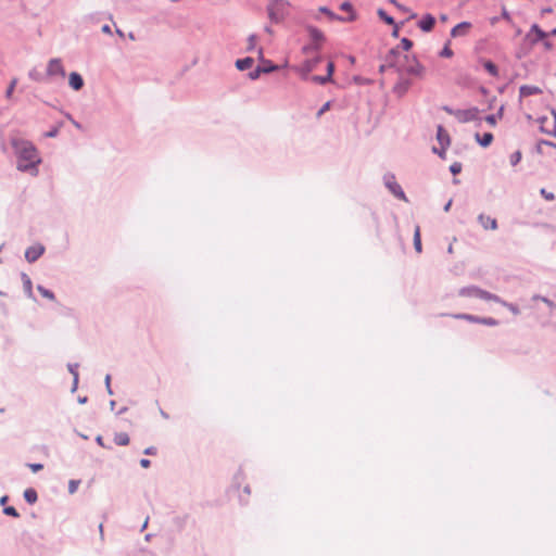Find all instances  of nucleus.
Returning a JSON list of instances; mask_svg holds the SVG:
<instances>
[{
    "label": "nucleus",
    "mask_w": 556,
    "mask_h": 556,
    "mask_svg": "<svg viewBox=\"0 0 556 556\" xmlns=\"http://www.w3.org/2000/svg\"><path fill=\"white\" fill-rule=\"evenodd\" d=\"M47 75L49 77H55V76H59L61 78L65 77V70H64V66L60 59L50 60V62L47 66Z\"/></svg>",
    "instance_id": "nucleus-6"
},
{
    "label": "nucleus",
    "mask_w": 556,
    "mask_h": 556,
    "mask_svg": "<svg viewBox=\"0 0 556 556\" xmlns=\"http://www.w3.org/2000/svg\"><path fill=\"white\" fill-rule=\"evenodd\" d=\"M45 251V248L40 244H36V245H33V247H29L26 251H25V257L28 262H35L37 261L43 253Z\"/></svg>",
    "instance_id": "nucleus-8"
},
{
    "label": "nucleus",
    "mask_w": 556,
    "mask_h": 556,
    "mask_svg": "<svg viewBox=\"0 0 556 556\" xmlns=\"http://www.w3.org/2000/svg\"><path fill=\"white\" fill-rule=\"evenodd\" d=\"M129 435L126 432H118L114 434V443L119 446H126L129 444Z\"/></svg>",
    "instance_id": "nucleus-14"
},
{
    "label": "nucleus",
    "mask_w": 556,
    "mask_h": 556,
    "mask_svg": "<svg viewBox=\"0 0 556 556\" xmlns=\"http://www.w3.org/2000/svg\"><path fill=\"white\" fill-rule=\"evenodd\" d=\"M462 170V165L459 163H454L451 165V172L456 175L458 173H460Z\"/></svg>",
    "instance_id": "nucleus-33"
},
{
    "label": "nucleus",
    "mask_w": 556,
    "mask_h": 556,
    "mask_svg": "<svg viewBox=\"0 0 556 556\" xmlns=\"http://www.w3.org/2000/svg\"><path fill=\"white\" fill-rule=\"evenodd\" d=\"M23 281H24V288H25L26 292L28 293V295L30 296L33 294L31 280L27 275L24 274Z\"/></svg>",
    "instance_id": "nucleus-23"
},
{
    "label": "nucleus",
    "mask_w": 556,
    "mask_h": 556,
    "mask_svg": "<svg viewBox=\"0 0 556 556\" xmlns=\"http://www.w3.org/2000/svg\"><path fill=\"white\" fill-rule=\"evenodd\" d=\"M340 9L342 11H345V12H350L352 13V5L350 2H343L341 5H340Z\"/></svg>",
    "instance_id": "nucleus-35"
},
{
    "label": "nucleus",
    "mask_w": 556,
    "mask_h": 556,
    "mask_svg": "<svg viewBox=\"0 0 556 556\" xmlns=\"http://www.w3.org/2000/svg\"><path fill=\"white\" fill-rule=\"evenodd\" d=\"M353 20H354V15H353V14H351V15L346 18V21H353Z\"/></svg>",
    "instance_id": "nucleus-48"
},
{
    "label": "nucleus",
    "mask_w": 556,
    "mask_h": 556,
    "mask_svg": "<svg viewBox=\"0 0 556 556\" xmlns=\"http://www.w3.org/2000/svg\"><path fill=\"white\" fill-rule=\"evenodd\" d=\"M459 294L468 298H479L485 301L500 302V298L497 295L492 294L477 287L464 288L460 290Z\"/></svg>",
    "instance_id": "nucleus-4"
},
{
    "label": "nucleus",
    "mask_w": 556,
    "mask_h": 556,
    "mask_svg": "<svg viewBox=\"0 0 556 556\" xmlns=\"http://www.w3.org/2000/svg\"><path fill=\"white\" fill-rule=\"evenodd\" d=\"M16 84H17V79H16V78H13V79L11 80V83H10V85H9V87H8V89H7V91H5V97H7V99H11V98H12V94H13V91H14V88H15Z\"/></svg>",
    "instance_id": "nucleus-24"
},
{
    "label": "nucleus",
    "mask_w": 556,
    "mask_h": 556,
    "mask_svg": "<svg viewBox=\"0 0 556 556\" xmlns=\"http://www.w3.org/2000/svg\"><path fill=\"white\" fill-rule=\"evenodd\" d=\"M331 108V102L330 101H327L321 108L320 110L317 112V117L319 118L325 112H327L328 110H330Z\"/></svg>",
    "instance_id": "nucleus-30"
},
{
    "label": "nucleus",
    "mask_w": 556,
    "mask_h": 556,
    "mask_svg": "<svg viewBox=\"0 0 556 556\" xmlns=\"http://www.w3.org/2000/svg\"><path fill=\"white\" fill-rule=\"evenodd\" d=\"M453 50L450 48V45L446 43L442 51L440 52V55L443 58H452L453 56Z\"/></svg>",
    "instance_id": "nucleus-27"
},
{
    "label": "nucleus",
    "mask_w": 556,
    "mask_h": 556,
    "mask_svg": "<svg viewBox=\"0 0 556 556\" xmlns=\"http://www.w3.org/2000/svg\"><path fill=\"white\" fill-rule=\"evenodd\" d=\"M7 500H8V496H3V497L1 498V501H0V502H1L2 504H4Z\"/></svg>",
    "instance_id": "nucleus-47"
},
{
    "label": "nucleus",
    "mask_w": 556,
    "mask_h": 556,
    "mask_svg": "<svg viewBox=\"0 0 556 556\" xmlns=\"http://www.w3.org/2000/svg\"><path fill=\"white\" fill-rule=\"evenodd\" d=\"M140 465H141L142 468H149L150 465H151V462L149 459H147V458H142L140 460Z\"/></svg>",
    "instance_id": "nucleus-38"
},
{
    "label": "nucleus",
    "mask_w": 556,
    "mask_h": 556,
    "mask_svg": "<svg viewBox=\"0 0 556 556\" xmlns=\"http://www.w3.org/2000/svg\"><path fill=\"white\" fill-rule=\"evenodd\" d=\"M28 467L33 472H37L43 468L42 464H28Z\"/></svg>",
    "instance_id": "nucleus-34"
},
{
    "label": "nucleus",
    "mask_w": 556,
    "mask_h": 556,
    "mask_svg": "<svg viewBox=\"0 0 556 556\" xmlns=\"http://www.w3.org/2000/svg\"><path fill=\"white\" fill-rule=\"evenodd\" d=\"M378 14L387 24H389V25L395 24L393 17L389 16L383 10H379Z\"/></svg>",
    "instance_id": "nucleus-25"
},
{
    "label": "nucleus",
    "mask_w": 556,
    "mask_h": 556,
    "mask_svg": "<svg viewBox=\"0 0 556 556\" xmlns=\"http://www.w3.org/2000/svg\"><path fill=\"white\" fill-rule=\"evenodd\" d=\"M266 10L270 22L278 24L290 14L291 3L288 0H271Z\"/></svg>",
    "instance_id": "nucleus-3"
},
{
    "label": "nucleus",
    "mask_w": 556,
    "mask_h": 556,
    "mask_svg": "<svg viewBox=\"0 0 556 556\" xmlns=\"http://www.w3.org/2000/svg\"><path fill=\"white\" fill-rule=\"evenodd\" d=\"M435 25V18L431 14H426L419 21L418 26L422 31L429 33Z\"/></svg>",
    "instance_id": "nucleus-10"
},
{
    "label": "nucleus",
    "mask_w": 556,
    "mask_h": 556,
    "mask_svg": "<svg viewBox=\"0 0 556 556\" xmlns=\"http://www.w3.org/2000/svg\"><path fill=\"white\" fill-rule=\"evenodd\" d=\"M252 64H253V59H251V58L238 60L236 63L237 67L241 71L250 68L252 66Z\"/></svg>",
    "instance_id": "nucleus-17"
},
{
    "label": "nucleus",
    "mask_w": 556,
    "mask_h": 556,
    "mask_svg": "<svg viewBox=\"0 0 556 556\" xmlns=\"http://www.w3.org/2000/svg\"><path fill=\"white\" fill-rule=\"evenodd\" d=\"M498 303L502 304L503 306L507 307L515 315H518L520 313L519 308L511 303H507L501 299H500Z\"/></svg>",
    "instance_id": "nucleus-21"
},
{
    "label": "nucleus",
    "mask_w": 556,
    "mask_h": 556,
    "mask_svg": "<svg viewBox=\"0 0 556 556\" xmlns=\"http://www.w3.org/2000/svg\"><path fill=\"white\" fill-rule=\"evenodd\" d=\"M393 36H395V37L399 36V28H397V26H395V28L393 30Z\"/></svg>",
    "instance_id": "nucleus-45"
},
{
    "label": "nucleus",
    "mask_w": 556,
    "mask_h": 556,
    "mask_svg": "<svg viewBox=\"0 0 556 556\" xmlns=\"http://www.w3.org/2000/svg\"><path fill=\"white\" fill-rule=\"evenodd\" d=\"M102 31H103V33H106V34H111V28H110V26H109V25H104V26L102 27Z\"/></svg>",
    "instance_id": "nucleus-42"
},
{
    "label": "nucleus",
    "mask_w": 556,
    "mask_h": 556,
    "mask_svg": "<svg viewBox=\"0 0 556 556\" xmlns=\"http://www.w3.org/2000/svg\"><path fill=\"white\" fill-rule=\"evenodd\" d=\"M37 290L38 292L46 299L50 300V301H54L55 296L53 294V292H51L50 290L46 289L45 287L42 286H38L37 287Z\"/></svg>",
    "instance_id": "nucleus-20"
},
{
    "label": "nucleus",
    "mask_w": 556,
    "mask_h": 556,
    "mask_svg": "<svg viewBox=\"0 0 556 556\" xmlns=\"http://www.w3.org/2000/svg\"><path fill=\"white\" fill-rule=\"evenodd\" d=\"M392 191L399 198L405 199L404 192L401 190V188L399 186H396V188H392Z\"/></svg>",
    "instance_id": "nucleus-36"
},
{
    "label": "nucleus",
    "mask_w": 556,
    "mask_h": 556,
    "mask_svg": "<svg viewBox=\"0 0 556 556\" xmlns=\"http://www.w3.org/2000/svg\"><path fill=\"white\" fill-rule=\"evenodd\" d=\"M249 45H248V50H253L255 47H256V41H257V38L255 35H251L249 37Z\"/></svg>",
    "instance_id": "nucleus-31"
},
{
    "label": "nucleus",
    "mask_w": 556,
    "mask_h": 556,
    "mask_svg": "<svg viewBox=\"0 0 556 556\" xmlns=\"http://www.w3.org/2000/svg\"><path fill=\"white\" fill-rule=\"evenodd\" d=\"M521 157H522V154L520 151H516L514 152L510 157H509V161H510V164L513 166H516L520 161H521Z\"/></svg>",
    "instance_id": "nucleus-22"
},
{
    "label": "nucleus",
    "mask_w": 556,
    "mask_h": 556,
    "mask_svg": "<svg viewBox=\"0 0 556 556\" xmlns=\"http://www.w3.org/2000/svg\"><path fill=\"white\" fill-rule=\"evenodd\" d=\"M68 84L74 90L78 91L84 87V79L78 73L72 72L68 76Z\"/></svg>",
    "instance_id": "nucleus-12"
},
{
    "label": "nucleus",
    "mask_w": 556,
    "mask_h": 556,
    "mask_svg": "<svg viewBox=\"0 0 556 556\" xmlns=\"http://www.w3.org/2000/svg\"><path fill=\"white\" fill-rule=\"evenodd\" d=\"M454 317L457 319H464V320H467L470 323L481 324V325H485V326L498 325V321L492 317H478V316L470 315V314H457V315H454Z\"/></svg>",
    "instance_id": "nucleus-5"
},
{
    "label": "nucleus",
    "mask_w": 556,
    "mask_h": 556,
    "mask_svg": "<svg viewBox=\"0 0 556 556\" xmlns=\"http://www.w3.org/2000/svg\"><path fill=\"white\" fill-rule=\"evenodd\" d=\"M274 70H276V67H275V66L264 67V68H263V72H265V73H269V72H271V71H274Z\"/></svg>",
    "instance_id": "nucleus-43"
},
{
    "label": "nucleus",
    "mask_w": 556,
    "mask_h": 556,
    "mask_svg": "<svg viewBox=\"0 0 556 556\" xmlns=\"http://www.w3.org/2000/svg\"><path fill=\"white\" fill-rule=\"evenodd\" d=\"M11 143L17 156V169L26 172L36 168L40 163V157L34 144L20 138H13Z\"/></svg>",
    "instance_id": "nucleus-1"
},
{
    "label": "nucleus",
    "mask_w": 556,
    "mask_h": 556,
    "mask_svg": "<svg viewBox=\"0 0 556 556\" xmlns=\"http://www.w3.org/2000/svg\"><path fill=\"white\" fill-rule=\"evenodd\" d=\"M3 513L8 516H12V517H15L17 518L20 515L17 513V510L13 507V506H8L3 509Z\"/></svg>",
    "instance_id": "nucleus-28"
},
{
    "label": "nucleus",
    "mask_w": 556,
    "mask_h": 556,
    "mask_svg": "<svg viewBox=\"0 0 556 556\" xmlns=\"http://www.w3.org/2000/svg\"><path fill=\"white\" fill-rule=\"evenodd\" d=\"M483 67L485 68V71H488V73H490L492 76H497L498 75V70H497V66L492 62V61H484L483 62Z\"/></svg>",
    "instance_id": "nucleus-18"
},
{
    "label": "nucleus",
    "mask_w": 556,
    "mask_h": 556,
    "mask_svg": "<svg viewBox=\"0 0 556 556\" xmlns=\"http://www.w3.org/2000/svg\"><path fill=\"white\" fill-rule=\"evenodd\" d=\"M266 31L269 33V34L271 33L269 27H266Z\"/></svg>",
    "instance_id": "nucleus-49"
},
{
    "label": "nucleus",
    "mask_w": 556,
    "mask_h": 556,
    "mask_svg": "<svg viewBox=\"0 0 556 556\" xmlns=\"http://www.w3.org/2000/svg\"><path fill=\"white\" fill-rule=\"evenodd\" d=\"M531 30L535 33L538 40H543L546 38V34L539 26L533 25Z\"/></svg>",
    "instance_id": "nucleus-26"
},
{
    "label": "nucleus",
    "mask_w": 556,
    "mask_h": 556,
    "mask_svg": "<svg viewBox=\"0 0 556 556\" xmlns=\"http://www.w3.org/2000/svg\"><path fill=\"white\" fill-rule=\"evenodd\" d=\"M56 132H58V131H56V129H54V130L49 131V132L47 134V136H48V137H54V136H56Z\"/></svg>",
    "instance_id": "nucleus-44"
},
{
    "label": "nucleus",
    "mask_w": 556,
    "mask_h": 556,
    "mask_svg": "<svg viewBox=\"0 0 556 556\" xmlns=\"http://www.w3.org/2000/svg\"><path fill=\"white\" fill-rule=\"evenodd\" d=\"M77 486H78V482L72 480L70 482V492L74 493L76 491Z\"/></svg>",
    "instance_id": "nucleus-39"
},
{
    "label": "nucleus",
    "mask_w": 556,
    "mask_h": 556,
    "mask_svg": "<svg viewBox=\"0 0 556 556\" xmlns=\"http://www.w3.org/2000/svg\"><path fill=\"white\" fill-rule=\"evenodd\" d=\"M414 247L417 253H421L422 245H421V235H420V227L417 225L415 227L414 231Z\"/></svg>",
    "instance_id": "nucleus-15"
},
{
    "label": "nucleus",
    "mask_w": 556,
    "mask_h": 556,
    "mask_svg": "<svg viewBox=\"0 0 556 556\" xmlns=\"http://www.w3.org/2000/svg\"><path fill=\"white\" fill-rule=\"evenodd\" d=\"M24 498H25V501H26L27 503H29V504H34V503H36V502H37V500H38V495H37L36 490H34V489H31V488L26 489V490L24 491Z\"/></svg>",
    "instance_id": "nucleus-16"
},
{
    "label": "nucleus",
    "mask_w": 556,
    "mask_h": 556,
    "mask_svg": "<svg viewBox=\"0 0 556 556\" xmlns=\"http://www.w3.org/2000/svg\"><path fill=\"white\" fill-rule=\"evenodd\" d=\"M519 93H520V97L523 98V97H529V96H533V94H540V93H542V89L536 86L523 85L520 87Z\"/></svg>",
    "instance_id": "nucleus-13"
},
{
    "label": "nucleus",
    "mask_w": 556,
    "mask_h": 556,
    "mask_svg": "<svg viewBox=\"0 0 556 556\" xmlns=\"http://www.w3.org/2000/svg\"><path fill=\"white\" fill-rule=\"evenodd\" d=\"M478 141L482 147H488L493 141V135L491 132H485L482 138H479V135H477Z\"/></svg>",
    "instance_id": "nucleus-19"
},
{
    "label": "nucleus",
    "mask_w": 556,
    "mask_h": 556,
    "mask_svg": "<svg viewBox=\"0 0 556 556\" xmlns=\"http://www.w3.org/2000/svg\"><path fill=\"white\" fill-rule=\"evenodd\" d=\"M97 442L101 445V446H104L103 442H102V438L101 437H98L97 438Z\"/></svg>",
    "instance_id": "nucleus-46"
},
{
    "label": "nucleus",
    "mask_w": 556,
    "mask_h": 556,
    "mask_svg": "<svg viewBox=\"0 0 556 556\" xmlns=\"http://www.w3.org/2000/svg\"><path fill=\"white\" fill-rule=\"evenodd\" d=\"M401 46L403 47L404 50L408 51L412 48L413 42L407 38H403L401 40Z\"/></svg>",
    "instance_id": "nucleus-32"
},
{
    "label": "nucleus",
    "mask_w": 556,
    "mask_h": 556,
    "mask_svg": "<svg viewBox=\"0 0 556 556\" xmlns=\"http://www.w3.org/2000/svg\"><path fill=\"white\" fill-rule=\"evenodd\" d=\"M320 61H321L320 58L308 60V61L303 62L301 65L292 67V70L303 80L311 79L312 81H314L316 84H319V85H325L327 83H331L332 81V75H333V72H334V64L331 61H329L327 63V74L325 76H317V75H315V76L309 77V73L313 72L316 68L317 64Z\"/></svg>",
    "instance_id": "nucleus-2"
},
{
    "label": "nucleus",
    "mask_w": 556,
    "mask_h": 556,
    "mask_svg": "<svg viewBox=\"0 0 556 556\" xmlns=\"http://www.w3.org/2000/svg\"><path fill=\"white\" fill-rule=\"evenodd\" d=\"M541 195L547 200V201H553L555 199V195L554 193L552 192H548L546 189L542 188L541 191H540Z\"/></svg>",
    "instance_id": "nucleus-29"
},
{
    "label": "nucleus",
    "mask_w": 556,
    "mask_h": 556,
    "mask_svg": "<svg viewBox=\"0 0 556 556\" xmlns=\"http://www.w3.org/2000/svg\"><path fill=\"white\" fill-rule=\"evenodd\" d=\"M470 28H471V23L462 22L452 28L451 36L452 37L466 36L469 33Z\"/></svg>",
    "instance_id": "nucleus-9"
},
{
    "label": "nucleus",
    "mask_w": 556,
    "mask_h": 556,
    "mask_svg": "<svg viewBox=\"0 0 556 556\" xmlns=\"http://www.w3.org/2000/svg\"><path fill=\"white\" fill-rule=\"evenodd\" d=\"M157 452L156 447L150 446L144 450L146 455H155Z\"/></svg>",
    "instance_id": "nucleus-37"
},
{
    "label": "nucleus",
    "mask_w": 556,
    "mask_h": 556,
    "mask_svg": "<svg viewBox=\"0 0 556 556\" xmlns=\"http://www.w3.org/2000/svg\"><path fill=\"white\" fill-rule=\"evenodd\" d=\"M485 121L491 125L495 124V117L493 115L486 116Z\"/></svg>",
    "instance_id": "nucleus-40"
},
{
    "label": "nucleus",
    "mask_w": 556,
    "mask_h": 556,
    "mask_svg": "<svg viewBox=\"0 0 556 556\" xmlns=\"http://www.w3.org/2000/svg\"><path fill=\"white\" fill-rule=\"evenodd\" d=\"M392 3H394L399 9H401L404 12H407V9L401 4H399L395 0H390Z\"/></svg>",
    "instance_id": "nucleus-41"
},
{
    "label": "nucleus",
    "mask_w": 556,
    "mask_h": 556,
    "mask_svg": "<svg viewBox=\"0 0 556 556\" xmlns=\"http://www.w3.org/2000/svg\"><path fill=\"white\" fill-rule=\"evenodd\" d=\"M552 34H553V35H556V28L552 30Z\"/></svg>",
    "instance_id": "nucleus-50"
},
{
    "label": "nucleus",
    "mask_w": 556,
    "mask_h": 556,
    "mask_svg": "<svg viewBox=\"0 0 556 556\" xmlns=\"http://www.w3.org/2000/svg\"><path fill=\"white\" fill-rule=\"evenodd\" d=\"M478 219L485 230H495L497 228L496 219L489 215L480 214Z\"/></svg>",
    "instance_id": "nucleus-11"
},
{
    "label": "nucleus",
    "mask_w": 556,
    "mask_h": 556,
    "mask_svg": "<svg viewBox=\"0 0 556 556\" xmlns=\"http://www.w3.org/2000/svg\"><path fill=\"white\" fill-rule=\"evenodd\" d=\"M437 139H438V141L441 144V150L439 151L435 148H433V151L435 153H438L441 157H444L445 150L450 146L451 139H450L448 134L446 132V130L442 126L438 127Z\"/></svg>",
    "instance_id": "nucleus-7"
}]
</instances>
